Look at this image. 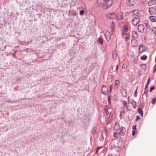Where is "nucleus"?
Instances as JSON below:
<instances>
[{
  "mask_svg": "<svg viewBox=\"0 0 156 156\" xmlns=\"http://www.w3.org/2000/svg\"><path fill=\"white\" fill-rule=\"evenodd\" d=\"M112 4V0H97L96 5L101 7L104 9H106L109 8Z\"/></svg>",
  "mask_w": 156,
  "mask_h": 156,
  "instance_id": "f257e3e1",
  "label": "nucleus"
},
{
  "mask_svg": "<svg viewBox=\"0 0 156 156\" xmlns=\"http://www.w3.org/2000/svg\"><path fill=\"white\" fill-rule=\"evenodd\" d=\"M106 17L108 19H113L116 18V16L114 13H111L107 14Z\"/></svg>",
  "mask_w": 156,
  "mask_h": 156,
  "instance_id": "f03ea898",
  "label": "nucleus"
},
{
  "mask_svg": "<svg viewBox=\"0 0 156 156\" xmlns=\"http://www.w3.org/2000/svg\"><path fill=\"white\" fill-rule=\"evenodd\" d=\"M101 91L103 94L105 95L107 94L108 93V88L106 86H103L102 87Z\"/></svg>",
  "mask_w": 156,
  "mask_h": 156,
  "instance_id": "7ed1b4c3",
  "label": "nucleus"
},
{
  "mask_svg": "<svg viewBox=\"0 0 156 156\" xmlns=\"http://www.w3.org/2000/svg\"><path fill=\"white\" fill-rule=\"evenodd\" d=\"M137 1V0H128L126 3L128 5L131 6L135 5Z\"/></svg>",
  "mask_w": 156,
  "mask_h": 156,
  "instance_id": "20e7f679",
  "label": "nucleus"
},
{
  "mask_svg": "<svg viewBox=\"0 0 156 156\" xmlns=\"http://www.w3.org/2000/svg\"><path fill=\"white\" fill-rule=\"evenodd\" d=\"M122 103L124 107L128 110H129L132 108L131 106L129 104V103L127 104L126 101H123Z\"/></svg>",
  "mask_w": 156,
  "mask_h": 156,
  "instance_id": "39448f33",
  "label": "nucleus"
},
{
  "mask_svg": "<svg viewBox=\"0 0 156 156\" xmlns=\"http://www.w3.org/2000/svg\"><path fill=\"white\" fill-rule=\"evenodd\" d=\"M149 11L151 15L156 14V6L150 8Z\"/></svg>",
  "mask_w": 156,
  "mask_h": 156,
  "instance_id": "423d86ee",
  "label": "nucleus"
},
{
  "mask_svg": "<svg viewBox=\"0 0 156 156\" xmlns=\"http://www.w3.org/2000/svg\"><path fill=\"white\" fill-rule=\"evenodd\" d=\"M117 19L120 21H121L123 19V13L122 12H120L116 15Z\"/></svg>",
  "mask_w": 156,
  "mask_h": 156,
  "instance_id": "0eeeda50",
  "label": "nucleus"
},
{
  "mask_svg": "<svg viewBox=\"0 0 156 156\" xmlns=\"http://www.w3.org/2000/svg\"><path fill=\"white\" fill-rule=\"evenodd\" d=\"M132 14L134 16H140V12L138 10H133L131 12Z\"/></svg>",
  "mask_w": 156,
  "mask_h": 156,
  "instance_id": "6e6552de",
  "label": "nucleus"
},
{
  "mask_svg": "<svg viewBox=\"0 0 156 156\" xmlns=\"http://www.w3.org/2000/svg\"><path fill=\"white\" fill-rule=\"evenodd\" d=\"M122 37L125 39L126 41H127L130 38V35L127 34L122 33Z\"/></svg>",
  "mask_w": 156,
  "mask_h": 156,
  "instance_id": "1a4fd4ad",
  "label": "nucleus"
},
{
  "mask_svg": "<svg viewBox=\"0 0 156 156\" xmlns=\"http://www.w3.org/2000/svg\"><path fill=\"white\" fill-rule=\"evenodd\" d=\"M138 30L139 32H143L144 30V25L142 24L139 25L138 26Z\"/></svg>",
  "mask_w": 156,
  "mask_h": 156,
  "instance_id": "9d476101",
  "label": "nucleus"
},
{
  "mask_svg": "<svg viewBox=\"0 0 156 156\" xmlns=\"http://www.w3.org/2000/svg\"><path fill=\"white\" fill-rule=\"evenodd\" d=\"M120 128L119 123L117 122H115L114 127V129L115 131H118Z\"/></svg>",
  "mask_w": 156,
  "mask_h": 156,
  "instance_id": "9b49d317",
  "label": "nucleus"
},
{
  "mask_svg": "<svg viewBox=\"0 0 156 156\" xmlns=\"http://www.w3.org/2000/svg\"><path fill=\"white\" fill-rule=\"evenodd\" d=\"M126 132V129L125 127H122L121 128V130L120 132L119 133V134L120 135L123 136Z\"/></svg>",
  "mask_w": 156,
  "mask_h": 156,
  "instance_id": "f8f14e48",
  "label": "nucleus"
},
{
  "mask_svg": "<svg viewBox=\"0 0 156 156\" xmlns=\"http://www.w3.org/2000/svg\"><path fill=\"white\" fill-rule=\"evenodd\" d=\"M131 44L133 47H136L138 46V44L137 41L134 39L131 40Z\"/></svg>",
  "mask_w": 156,
  "mask_h": 156,
  "instance_id": "ddd939ff",
  "label": "nucleus"
},
{
  "mask_svg": "<svg viewBox=\"0 0 156 156\" xmlns=\"http://www.w3.org/2000/svg\"><path fill=\"white\" fill-rule=\"evenodd\" d=\"M139 21L140 19L138 18H135L132 20V24L134 26H136Z\"/></svg>",
  "mask_w": 156,
  "mask_h": 156,
  "instance_id": "4468645a",
  "label": "nucleus"
},
{
  "mask_svg": "<svg viewBox=\"0 0 156 156\" xmlns=\"http://www.w3.org/2000/svg\"><path fill=\"white\" fill-rule=\"evenodd\" d=\"M119 83L120 82L119 80H117L115 81V84L114 86V89L115 90H117L118 89Z\"/></svg>",
  "mask_w": 156,
  "mask_h": 156,
  "instance_id": "2eb2a0df",
  "label": "nucleus"
},
{
  "mask_svg": "<svg viewBox=\"0 0 156 156\" xmlns=\"http://www.w3.org/2000/svg\"><path fill=\"white\" fill-rule=\"evenodd\" d=\"M145 51L144 46L142 45H140L139 48V52L140 53H142Z\"/></svg>",
  "mask_w": 156,
  "mask_h": 156,
  "instance_id": "dca6fc26",
  "label": "nucleus"
},
{
  "mask_svg": "<svg viewBox=\"0 0 156 156\" xmlns=\"http://www.w3.org/2000/svg\"><path fill=\"white\" fill-rule=\"evenodd\" d=\"M121 93L123 97H126L127 95L126 91L124 89L121 90Z\"/></svg>",
  "mask_w": 156,
  "mask_h": 156,
  "instance_id": "f3484780",
  "label": "nucleus"
},
{
  "mask_svg": "<svg viewBox=\"0 0 156 156\" xmlns=\"http://www.w3.org/2000/svg\"><path fill=\"white\" fill-rule=\"evenodd\" d=\"M115 27V26L114 23L112 21L110 25V27L111 29L112 32H113L114 31Z\"/></svg>",
  "mask_w": 156,
  "mask_h": 156,
  "instance_id": "a211bd4d",
  "label": "nucleus"
},
{
  "mask_svg": "<svg viewBox=\"0 0 156 156\" xmlns=\"http://www.w3.org/2000/svg\"><path fill=\"white\" fill-rule=\"evenodd\" d=\"M156 4V0H151L148 3V5L149 6H151L153 5Z\"/></svg>",
  "mask_w": 156,
  "mask_h": 156,
  "instance_id": "6ab92c4d",
  "label": "nucleus"
},
{
  "mask_svg": "<svg viewBox=\"0 0 156 156\" xmlns=\"http://www.w3.org/2000/svg\"><path fill=\"white\" fill-rule=\"evenodd\" d=\"M105 36L106 37V38H107V39L109 41L111 38V35L109 33V31L108 32H106L105 34Z\"/></svg>",
  "mask_w": 156,
  "mask_h": 156,
  "instance_id": "aec40b11",
  "label": "nucleus"
},
{
  "mask_svg": "<svg viewBox=\"0 0 156 156\" xmlns=\"http://www.w3.org/2000/svg\"><path fill=\"white\" fill-rule=\"evenodd\" d=\"M150 30L151 33L155 35L156 34V29L154 27L150 28Z\"/></svg>",
  "mask_w": 156,
  "mask_h": 156,
  "instance_id": "412c9836",
  "label": "nucleus"
},
{
  "mask_svg": "<svg viewBox=\"0 0 156 156\" xmlns=\"http://www.w3.org/2000/svg\"><path fill=\"white\" fill-rule=\"evenodd\" d=\"M130 104L132 105L133 108H136V102L133 101H132L130 102Z\"/></svg>",
  "mask_w": 156,
  "mask_h": 156,
  "instance_id": "4be33fe9",
  "label": "nucleus"
},
{
  "mask_svg": "<svg viewBox=\"0 0 156 156\" xmlns=\"http://www.w3.org/2000/svg\"><path fill=\"white\" fill-rule=\"evenodd\" d=\"M132 37L134 38H136L138 37L137 33L135 31H133L132 33Z\"/></svg>",
  "mask_w": 156,
  "mask_h": 156,
  "instance_id": "5701e85b",
  "label": "nucleus"
},
{
  "mask_svg": "<svg viewBox=\"0 0 156 156\" xmlns=\"http://www.w3.org/2000/svg\"><path fill=\"white\" fill-rule=\"evenodd\" d=\"M150 20L152 22H156V17L154 16H150L149 17Z\"/></svg>",
  "mask_w": 156,
  "mask_h": 156,
  "instance_id": "b1692460",
  "label": "nucleus"
},
{
  "mask_svg": "<svg viewBox=\"0 0 156 156\" xmlns=\"http://www.w3.org/2000/svg\"><path fill=\"white\" fill-rule=\"evenodd\" d=\"M112 117H110L109 116L107 119V124L108 125L112 121Z\"/></svg>",
  "mask_w": 156,
  "mask_h": 156,
  "instance_id": "393cba45",
  "label": "nucleus"
},
{
  "mask_svg": "<svg viewBox=\"0 0 156 156\" xmlns=\"http://www.w3.org/2000/svg\"><path fill=\"white\" fill-rule=\"evenodd\" d=\"M112 56L113 59L115 60L117 59V56L115 51H114L113 52Z\"/></svg>",
  "mask_w": 156,
  "mask_h": 156,
  "instance_id": "a878e982",
  "label": "nucleus"
},
{
  "mask_svg": "<svg viewBox=\"0 0 156 156\" xmlns=\"http://www.w3.org/2000/svg\"><path fill=\"white\" fill-rule=\"evenodd\" d=\"M138 112L141 115V116L142 117L143 115V112L142 110V109L141 108H140V107H139L138 109Z\"/></svg>",
  "mask_w": 156,
  "mask_h": 156,
  "instance_id": "bb28decb",
  "label": "nucleus"
},
{
  "mask_svg": "<svg viewBox=\"0 0 156 156\" xmlns=\"http://www.w3.org/2000/svg\"><path fill=\"white\" fill-rule=\"evenodd\" d=\"M120 135L119 134V133H118L116 132H115L114 133V136L116 138H119L120 137Z\"/></svg>",
  "mask_w": 156,
  "mask_h": 156,
  "instance_id": "cd10ccee",
  "label": "nucleus"
},
{
  "mask_svg": "<svg viewBox=\"0 0 156 156\" xmlns=\"http://www.w3.org/2000/svg\"><path fill=\"white\" fill-rule=\"evenodd\" d=\"M147 57L145 55H144L140 57V59L141 60H145L147 59Z\"/></svg>",
  "mask_w": 156,
  "mask_h": 156,
  "instance_id": "c85d7f7f",
  "label": "nucleus"
},
{
  "mask_svg": "<svg viewBox=\"0 0 156 156\" xmlns=\"http://www.w3.org/2000/svg\"><path fill=\"white\" fill-rule=\"evenodd\" d=\"M98 42L100 44H102L103 43V41L102 39L101 38H99L98 40Z\"/></svg>",
  "mask_w": 156,
  "mask_h": 156,
  "instance_id": "c756f323",
  "label": "nucleus"
},
{
  "mask_svg": "<svg viewBox=\"0 0 156 156\" xmlns=\"http://www.w3.org/2000/svg\"><path fill=\"white\" fill-rule=\"evenodd\" d=\"M107 109L108 107L107 106H105V112L107 115H108L109 114V112L107 110Z\"/></svg>",
  "mask_w": 156,
  "mask_h": 156,
  "instance_id": "7c9ffc66",
  "label": "nucleus"
},
{
  "mask_svg": "<svg viewBox=\"0 0 156 156\" xmlns=\"http://www.w3.org/2000/svg\"><path fill=\"white\" fill-rule=\"evenodd\" d=\"M156 100V98H153L152 101L151 103L152 104L154 105L155 104Z\"/></svg>",
  "mask_w": 156,
  "mask_h": 156,
  "instance_id": "2f4dec72",
  "label": "nucleus"
},
{
  "mask_svg": "<svg viewBox=\"0 0 156 156\" xmlns=\"http://www.w3.org/2000/svg\"><path fill=\"white\" fill-rule=\"evenodd\" d=\"M124 29L125 31H127L128 29V26L127 25H125L124 27Z\"/></svg>",
  "mask_w": 156,
  "mask_h": 156,
  "instance_id": "473e14b6",
  "label": "nucleus"
},
{
  "mask_svg": "<svg viewBox=\"0 0 156 156\" xmlns=\"http://www.w3.org/2000/svg\"><path fill=\"white\" fill-rule=\"evenodd\" d=\"M147 91H148L147 90H145L144 92V93L143 94V95H145L147 98Z\"/></svg>",
  "mask_w": 156,
  "mask_h": 156,
  "instance_id": "72a5a7b5",
  "label": "nucleus"
},
{
  "mask_svg": "<svg viewBox=\"0 0 156 156\" xmlns=\"http://www.w3.org/2000/svg\"><path fill=\"white\" fill-rule=\"evenodd\" d=\"M145 24L146 25V27L147 29L149 28L150 26L148 24V23L147 22H146L145 23Z\"/></svg>",
  "mask_w": 156,
  "mask_h": 156,
  "instance_id": "f704fd0d",
  "label": "nucleus"
},
{
  "mask_svg": "<svg viewBox=\"0 0 156 156\" xmlns=\"http://www.w3.org/2000/svg\"><path fill=\"white\" fill-rule=\"evenodd\" d=\"M84 13V11L83 10H81L80 12V15H82Z\"/></svg>",
  "mask_w": 156,
  "mask_h": 156,
  "instance_id": "c9c22d12",
  "label": "nucleus"
},
{
  "mask_svg": "<svg viewBox=\"0 0 156 156\" xmlns=\"http://www.w3.org/2000/svg\"><path fill=\"white\" fill-rule=\"evenodd\" d=\"M154 87H151L150 89V92H151L153 90H154Z\"/></svg>",
  "mask_w": 156,
  "mask_h": 156,
  "instance_id": "e433bc0d",
  "label": "nucleus"
},
{
  "mask_svg": "<svg viewBox=\"0 0 156 156\" xmlns=\"http://www.w3.org/2000/svg\"><path fill=\"white\" fill-rule=\"evenodd\" d=\"M140 119V117H139V116L137 115L136 117V121H137L138 120Z\"/></svg>",
  "mask_w": 156,
  "mask_h": 156,
  "instance_id": "4c0bfd02",
  "label": "nucleus"
},
{
  "mask_svg": "<svg viewBox=\"0 0 156 156\" xmlns=\"http://www.w3.org/2000/svg\"><path fill=\"white\" fill-rule=\"evenodd\" d=\"M135 131L134 130H133L132 133V135L134 136V135H135Z\"/></svg>",
  "mask_w": 156,
  "mask_h": 156,
  "instance_id": "58836bf2",
  "label": "nucleus"
},
{
  "mask_svg": "<svg viewBox=\"0 0 156 156\" xmlns=\"http://www.w3.org/2000/svg\"><path fill=\"white\" fill-rule=\"evenodd\" d=\"M134 95H135V96H137V89L135 91V93H134Z\"/></svg>",
  "mask_w": 156,
  "mask_h": 156,
  "instance_id": "ea45409f",
  "label": "nucleus"
},
{
  "mask_svg": "<svg viewBox=\"0 0 156 156\" xmlns=\"http://www.w3.org/2000/svg\"><path fill=\"white\" fill-rule=\"evenodd\" d=\"M133 129H136V126H133Z\"/></svg>",
  "mask_w": 156,
  "mask_h": 156,
  "instance_id": "a19ab883",
  "label": "nucleus"
},
{
  "mask_svg": "<svg viewBox=\"0 0 156 156\" xmlns=\"http://www.w3.org/2000/svg\"><path fill=\"white\" fill-rule=\"evenodd\" d=\"M130 53H131V55H131V56H133V54L132 52H131V51L129 52H128V55H129Z\"/></svg>",
  "mask_w": 156,
  "mask_h": 156,
  "instance_id": "79ce46f5",
  "label": "nucleus"
},
{
  "mask_svg": "<svg viewBox=\"0 0 156 156\" xmlns=\"http://www.w3.org/2000/svg\"><path fill=\"white\" fill-rule=\"evenodd\" d=\"M150 79L149 78L146 84L148 85L149 84V83H150Z\"/></svg>",
  "mask_w": 156,
  "mask_h": 156,
  "instance_id": "37998d69",
  "label": "nucleus"
},
{
  "mask_svg": "<svg viewBox=\"0 0 156 156\" xmlns=\"http://www.w3.org/2000/svg\"><path fill=\"white\" fill-rule=\"evenodd\" d=\"M141 66H143L145 68L146 67V66L145 64L141 65Z\"/></svg>",
  "mask_w": 156,
  "mask_h": 156,
  "instance_id": "c03bdc74",
  "label": "nucleus"
},
{
  "mask_svg": "<svg viewBox=\"0 0 156 156\" xmlns=\"http://www.w3.org/2000/svg\"><path fill=\"white\" fill-rule=\"evenodd\" d=\"M147 86H148V85L146 84L145 87V90H146V89L147 88Z\"/></svg>",
  "mask_w": 156,
  "mask_h": 156,
  "instance_id": "a18cd8bd",
  "label": "nucleus"
},
{
  "mask_svg": "<svg viewBox=\"0 0 156 156\" xmlns=\"http://www.w3.org/2000/svg\"><path fill=\"white\" fill-rule=\"evenodd\" d=\"M118 66H116V70H118Z\"/></svg>",
  "mask_w": 156,
  "mask_h": 156,
  "instance_id": "49530a36",
  "label": "nucleus"
},
{
  "mask_svg": "<svg viewBox=\"0 0 156 156\" xmlns=\"http://www.w3.org/2000/svg\"><path fill=\"white\" fill-rule=\"evenodd\" d=\"M112 86H110V92H111V90H112Z\"/></svg>",
  "mask_w": 156,
  "mask_h": 156,
  "instance_id": "de8ad7c7",
  "label": "nucleus"
},
{
  "mask_svg": "<svg viewBox=\"0 0 156 156\" xmlns=\"http://www.w3.org/2000/svg\"><path fill=\"white\" fill-rule=\"evenodd\" d=\"M156 71V70H155V69H154V70L153 71V73H154Z\"/></svg>",
  "mask_w": 156,
  "mask_h": 156,
  "instance_id": "09e8293b",
  "label": "nucleus"
},
{
  "mask_svg": "<svg viewBox=\"0 0 156 156\" xmlns=\"http://www.w3.org/2000/svg\"><path fill=\"white\" fill-rule=\"evenodd\" d=\"M121 25H122V24H123V25H124V23H122L121 24Z\"/></svg>",
  "mask_w": 156,
  "mask_h": 156,
  "instance_id": "8fccbe9b",
  "label": "nucleus"
},
{
  "mask_svg": "<svg viewBox=\"0 0 156 156\" xmlns=\"http://www.w3.org/2000/svg\"><path fill=\"white\" fill-rule=\"evenodd\" d=\"M108 156H112L111 155H108Z\"/></svg>",
  "mask_w": 156,
  "mask_h": 156,
  "instance_id": "3c124183",
  "label": "nucleus"
},
{
  "mask_svg": "<svg viewBox=\"0 0 156 156\" xmlns=\"http://www.w3.org/2000/svg\"><path fill=\"white\" fill-rule=\"evenodd\" d=\"M155 61L156 62V57L155 58Z\"/></svg>",
  "mask_w": 156,
  "mask_h": 156,
  "instance_id": "603ef678",
  "label": "nucleus"
},
{
  "mask_svg": "<svg viewBox=\"0 0 156 156\" xmlns=\"http://www.w3.org/2000/svg\"><path fill=\"white\" fill-rule=\"evenodd\" d=\"M108 100H109V99H109V97H108Z\"/></svg>",
  "mask_w": 156,
  "mask_h": 156,
  "instance_id": "864d4df0",
  "label": "nucleus"
},
{
  "mask_svg": "<svg viewBox=\"0 0 156 156\" xmlns=\"http://www.w3.org/2000/svg\"><path fill=\"white\" fill-rule=\"evenodd\" d=\"M98 150H97V151H96V153H97L98 152Z\"/></svg>",
  "mask_w": 156,
  "mask_h": 156,
  "instance_id": "5fc2aeb1",
  "label": "nucleus"
},
{
  "mask_svg": "<svg viewBox=\"0 0 156 156\" xmlns=\"http://www.w3.org/2000/svg\"><path fill=\"white\" fill-rule=\"evenodd\" d=\"M155 70H156V67H155Z\"/></svg>",
  "mask_w": 156,
  "mask_h": 156,
  "instance_id": "6e6d98bb",
  "label": "nucleus"
}]
</instances>
